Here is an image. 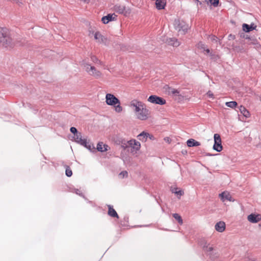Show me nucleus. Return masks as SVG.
<instances>
[{
	"label": "nucleus",
	"instance_id": "nucleus-1",
	"mask_svg": "<svg viewBox=\"0 0 261 261\" xmlns=\"http://www.w3.org/2000/svg\"><path fill=\"white\" fill-rule=\"evenodd\" d=\"M106 102L109 106H114L115 111L117 113H120L122 111L123 108L120 106V100L113 94L111 93L106 94Z\"/></svg>",
	"mask_w": 261,
	"mask_h": 261
},
{
	"label": "nucleus",
	"instance_id": "nucleus-2",
	"mask_svg": "<svg viewBox=\"0 0 261 261\" xmlns=\"http://www.w3.org/2000/svg\"><path fill=\"white\" fill-rule=\"evenodd\" d=\"M15 45V42L10 37L9 31L7 29L6 35L0 37V45L5 48H12Z\"/></svg>",
	"mask_w": 261,
	"mask_h": 261
},
{
	"label": "nucleus",
	"instance_id": "nucleus-3",
	"mask_svg": "<svg viewBox=\"0 0 261 261\" xmlns=\"http://www.w3.org/2000/svg\"><path fill=\"white\" fill-rule=\"evenodd\" d=\"M174 26L178 32H181L183 34L187 33L189 28V25L184 21L179 19L175 20Z\"/></svg>",
	"mask_w": 261,
	"mask_h": 261
},
{
	"label": "nucleus",
	"instance_id": "nucleus-4",
	"mask_svg": "<svg viewBox=\"0 0 261 261\" xmlns=\"http://www.w3.org/2000/svg\"><path fill=\"white\" fill-rule=\"evenodd\" d=\"M113 10L116 13L123 14L125 16H128L131 13V9L129 8L119 4L115 5Z\"/></svg>",
	"mask_w": 261,
	"mask_h": 261
},
{
	"label": "nucleus",
	"instance_id": "nucleus-5",
	"mask_svg": "<svg viewBox=\"0 0 261 261\" xmlns=\"http://www.w3.org/2000/svg\"><path fill=\"white\" fill-rule=\"evenodd\" d=\"M214 144L213 147V149L218 152H220L222 150L223 147L222 145V141L220 135L218 134H215L214 136Z\"/></svg>",
	"mask_w": 261,
	"mask_h": 261
},
{
	"label": "nucleus",
	"instance_id": "nucleus-6",
	"mask_svg": "<svg viewBox=\"0 0 261 261\" xmlns=\"http://www.w3.org/2000/svg\"><path fill=\"white\" fill-rule=\"evenodd\" d=\"M147 100L150 103L160 105H165L166 102L165 99L155 95H150L148 98Z\"/></svg>",
	"mask_w": 261,
	"mask_h": 261
},
{
	"label": "nucleus",
	"instance_id": "nucleus-7",
	"mask_svg": "<svg viewBox=\"0 0 261 261\" xmlns=\"http://www.w3.org/2000/svg\"><path fill=\"white\" fill-rule=\"evenodd\" d=\"M85 70L91 75L95 76L96 77H99L101 76V73L100 71L97 70L96 68L91 66L90 64H86L84 65Z\"/></svg>",
	"mask_w": 261,
	"mask_h": 261
},
{
	"label": "nucleus",
	"instance_id": "nucleus-8",
	"mask_svg": "<svg viewBox=\"0 0 261 261\" xmlns=\"http://www.w3.org/2000/svg\"><path fill=\"white\" fill-rule=\"evenodd\" d=\"M137 118L141 120H145L148 118V110L146 109L145 105L140 109L139 112L135 113Z\"/></svg>",
	"mask_w": 261,
	"mask_h": 261
},
{
	"label": "nucleus",
	"instance_id": "nucleus-9",
	"mask_svg": "<svg viewBox=\"0 0 261 261\" xmlns=\"http://www.w3.org/2000/svg\"><path fill=\"white\" fill-rule=\"evenodd\" d=\"M145 104L141 101H139L137 99H133L130 102V107L134 108V111L135 113L137 112H139L140 109L144 107Z\"/></svg>",
	"mask_w": 261,
	"mask_h": 261
},
{
	"label": "nucleus",
	"instance_id": "nucleus-10",
	"mask_svg": "<svg viewBox=\"0 0 261 261\" xmlns=\"http://www.w3.org/2000/svg\"><path fill=\"white\" fill-rule=\"evenodd\" d=\"M248 220L253 223H257L261 220V215L256 214H251L248 216Z\"/></svg>",
	"mask_w": 261,
	"mask_h": 261
},
{
	"label": "nucleus",
	"instance_id": "nucleus-11",
	"mask_svg": "<svg viewBox=\"0 0 261 261\" xmlns=\"http://www.w3.org/2000/svg\"><path fill=\"white\" fill-rule=\"evenodd\" d=\"M203 249L205 251L208 253V255L212 259H214L218 257L216 253L213 254V251L214 250V248L212 246H210V245H205L203 246Z\"/></svg>",
	"mask_w": 261,
	"mask_h": 261
},
{
	"label": "nucleus",
	"instance_id": "nucleus-12",
	"mask_svg": "<svg viewBox=\"0 0 261 261\" xmlns=\"http://www.w3.org/2000/svg\"><path fill=\"white\" fill-rule=\"evenodd\" d=\"M165 89L169 95L172 96H180V91L178 89L172 88L168 85H166Z\"/></svg>",
	"mask_w": 261,
	"mask_h": 261
},
{
	"label": "nucleus",
	"instance_id": "nucleus-13",
	"mask_svg": "<svg viewBox=\"0 0 261 261\" xmlns=\"http://www.w3.org/2000/svg\"><path fill=\"white\" fill-rule=\"evenodd\" d=\"M116 17L117 16L114 13L112 14H109L107 16H103L101 18V21L104 24H107L110 21L115 20Z\"/></svg>",
	"mask_w": 261,
	"mask_h": 261
},
{
	"label": "nucleus",
	"instance_id": "nucleus-14",
	"mask_svg": "<svg viewBox=\"0 0 261 261\" xmlns=\"http://www.w3.org/2000/svg\"><path fill=\"white\" fill-rule=\"evenodd\" d=\"M78 144L84 146L90 150H92V149H95L93 145L89 144V142H87V139H85L82 138L81 140H80V142L78 143Z\"/></svg>",
	"mask_w": 261,
	"mask_h": 261
},
{
	"label": "nucleus",
	"instance_id": "nucleus-15",
	"mask_svg": "<svg viewBox=\"0 0 261 261\" xmlns=\"http://www.w3.org/2000/svg\"><path fill=\"white\" fill-rule=\"evenodd\" d=\"M220 197L221 198V200L223 201H224L225 200L231 201H233L232 199V197L230 195V194L229 193L223 192L219 194Z\"/></svg>",
	"mask_w": 261,
	"mask_h": 261
},
{
	"label": "nucleus",
	"instance_id": "nucleus-16",
	"mask_svg": "<svg viewBox=\"0 0 261 261\" xmlns=\"http://www.w3.org/2000/svg\"><path fill=\"white\" fill-rule=\"evenodd\" d=\"M215 227L217 231L222 232L225 229V223L223 221H220L216 224Z\"/></svg>",
	"mask_w": 261,
	"mask_h": 261
},
{
	"label": "nucleus",
	"instance_id": "nucleus-17",
	"mask_svg": "<svg viewBox=\"0 0 261 261\" xmlns=\"http://www.w3.org/2000/svg\"><path fill=\"white\" fill-rule=\"evenodd\" d=\"M166 43L170 45L173 46H178L179 45V42L175 38H169L166 39Z\"/></svg>",
	"mask_w": 261,
	"mask_h": 261
},
{
	"label": "nucleus",
	"instance_id": "nucleus-18",
	"mask_svg": "<svg viewBox=\"0 0 261 261\" xmlns=\"http://www.w3.org/2000/svg\"><path fill=\"white\" fill-rule=\"evenodd\" d=\"M243 30L246 32H249L253 30H255L256 28L254 23H252L251 25H249L246 23H244L242 25Z\"/></svg>",
	"mask_w": 261,
	"mask_h": 261
},
{
	"label": "nucleus",
	"instance_id": "nucleus-19",
	"mask_svg": "<svg viewBox=\"0 0 261 261\" xmlns=\"http://www.w3.org/2000/svg\"><path fill=\"white\" fill-rule=\"evenodd\" d=\"M109 148V146L107 144H104L103 142H99L97 145V149L100 152L106 151Z\"/></svg>",
	"mask_w": 261,
	"mask_h": 261
},
{
	"label": "nucleus",
	"instance_id": "nucleus-20",
	"mask_svg": "<svg viewBox=\"0 0 261 261\" xmlns=\"http://www.w3.org/2000/svg\"><path fill=\"white\" fill-rule=\"evenodd\" d=\"M94 39L100 43H103L106 39L99 32H96L94 34Z\"/></svg>",
	"mask_w": 261,
	"mask_h": 261
},
{
	"label": "nucleus",
	"instance_id": "nucleus-21",
	"mask_svg": "<svg viewBox=\"0 0 261 261\" xmlns=\"http://www.w3.org/2000/svg\"><path fill=\"white\" fill-rule=\"evenodd\" d=\"M187 144L188 147L198 146L200 145V143L195 140L193 139H190L187 141Z\"/></svg>",
	"mask_w": 261,
	"mask_h": 261
},
{
	"label": "nucleus",
	"instance_id": "nucleus-22",
	"mask_svg": "<svg viewBox=\"0 0 261 261\" xmlns=\"http://www.w3.org/2000/svg\"><path fill=\"white\" fill-rule=\"evenodd\" d=\"M155 5L158 10L163 9L166 5V1L165 0H156Z\"/></svg>",
	"mask_w": 261,
	"mask_h": 261
},
{
	"label": "nucleus",
	"instance_id": "nucleus-23",
	"mask_svg": "<svg viewBox=\"0 0 261 261\" xmlns=\"http://www.w3.org/2000/svg\"><path fill=\"white\" fill-rule=\"evenodd\" d=\"M108 215L112 217H116L118 218V215L116 211L113 208V206L110 205H108Z\"/></svg>",
	"mask_w": 261,
	"mask_h": 261
},
{
	"label": "nucleus",
	"instance_id": "nucleus-24",
	"mask_svg": "<svg viewBox=\"0 0 261 261\" xmlns=\"http://www.w3.org/2000/svg\"><path fill=\"white\" fill-rule=\"evenodd\" d=\"M147 135L149 136V134L145 132H142L138 135L137 138L141 141L145 142L147 139Z\"/></svg>",
	"mask_w": 261,
	"mask_h": 261
},
{
	"label": "nucleus",
	"instance_id": "nucleus-25",
	"mask_svg": "<svg viewBox=\"0 0 261 261\" xmlns=\"http://www.w3.org/2000/svg\"><path fill=\"white\" fill-rule=\"evenodd\" d=\"M239 110L241 113L246 118H249L250 117V112L244 106H241L239 108Z\"/></svg>",
	"mask_w": 261,
	"mask_h": 261
},
{
	"label": "nucleus",
	"instance_id": "nucleus-26",
	"mask_svg": "<svg viewBox=\"0 0 261 261\" xmlns=\"http://www.w3.org/2000/svg\"><path fill=\"white\" fill-rule=\"evenodd\" d=\"M225 105L228 107H229L232 109H234L237 106L238 103L235 101H232L226 102L225 103Z\"/></svg>",
	"mask_w": 261,
	"mask_h": 261
},
{
	"label": "nucleus",
	"instance_id": "nucleus-27",
	"mask_svg": "<svg viewBox=\"0 0 261 261\" xmlns=\"http://www.w3.org/2000/svg\"><path fill=\"white\" fill-rule=\"evenodd\" d=\"M64 167L66 169V170H65L66 175L67 177L71 176L72 175V171L71 169H70V168L67 165H65Z\"/></svg>",
	"mask_w": 261,
	"mask_h": 261
},
{
	"label": "nucleus",
	"instance_id": "nucleus-28",
	"mask_svg": "<svg viewBox=\"0 0 261 261\" xmlns=\"http://www.w3.org/2000/svg\"><path fill=\"white\" fill-rule=\"evenodd\" d=\"M173 217L175 219L177 220L178 222L180 224H182L183 222L181 217L178 214H174L173 215Z\"/></svg>",
	"mask_w": 261,
	"mask_h": 261
},
{
	"label": "nucleus",
	"instance_id": "nucleus-29",
	"mask_svg": "<svg viewBox=\"0 0 261 261\" xmlns=\"http://www.w3.org/2000/svg\"><path fill=\"white\" fill-rule=\"evenodd\" d=\"M133 144L134 145L132 147L133 149H135L136 150H139L141 147L140 142L136 141L135 140V142Z\"/></svg>",
	"mask_w": 261,
	"mask_h": 261
},
{
	"label": "nucleus",
	"instance_id": "nucleus-30",
	"mask_svg": "<svg viewBox=\"0 0 261 261\" xmlns=\"http://www.w3.org/2000/svg\"><path fill=\"white\" fill-rule=\"evenodd\" d=\"M121 146L124 149H125L127 148H128L129 146H128V142H127V141L122 140L121 143Z\"/></svg>",
	"mask_w": 261,
	"mask_h": 261
},
{
	"label": "nucleus",
	"instance_id": "nucleus-31",
	"mask_svg": "<svg viewBox=\"0 0 261 261\" xmlns=\"http://www.w3.org/2000/svg\"><path fill=\"white\" fill-rule=\"evenodd\" d=\"M82 139V134L81 133H79V134H77L74 136V140L75 142L76 143H79L80 142V140H81Z\"/></svg>",
	"mask_w": 261,
	"mask_h": 261
},
{
	"label": "nucleus",
	"instance_id": "nucleus-32",
	"mask_svg": "<svg viewBox=\"0 0 261 261\" xmlns=\"http://www.w3.org/2000/svg\"><path fill=\"white\" fill-rule=\"evenodd\" d=\"M209 2L212 5L216 7L218 6L219 0H209Z\"/></svg>",
	"mask_w": 261,
	"mask_h": 261
},
{
	"label": "nucleus",
	"instance_id": "nucleus-33",
	"mask_svg": "<svg viewBox=\"0 0 261 261\" xmlns=\"http://www.w3.org/2000/svg\"><path fill=\"white\" fill-rule=\"evenodd\" d=\"M91 60H92V61L95 63H98V64H101V62L96 57L94 56H93L91 57Z\"/></svg>",
	"mask_w": 261,
	"mask_h": 261
},
{
	"label": "nucleus",
	"instance_id": "nucleus-34",
	"mask_svg": "<svg viewBox=\"0 0 261 261\" xmlns=\"http://www.w3.org/2000/svg\"><path fill=\"white\" fill-rule=\"evenodd\" d=\"M70 132L74 134V136L77 134H79V133L77 132V129L74 127H71L70 129Z\"/></svg>",
	"mask_w": 261,
	"mask_h": 261
},
{
	"label": "nucleus",
	"instance_id": "nucleus-35",
	"mask_svg": "<svg viewBox=\"0 0 261 261\" xmlns=\"http://www.w3.org/2000/svg\"><path fill=\"white\" fill-rule=\"evenodd\" d=\"M119 175L121 176L122 177H127L128 176V173L126 171H122L120 174Z\"/></svg>",
	"mask_w": 261,
	"mask_h": 261
},
{
	"label": "nucleus",
	"instance_id": "nucleus-36",
	"mask_svg": "<svg viewBox=\"0 0 261 261\" xmlns=\"http://www.w3.org/2000/svg\"><path fill=\"white\" fill-rule=\"evenodd\" d=\"M172 193H175V194H177V195H179V196H181L184 194V192L181 190H179L177 191H174V190H172Z\"/></svg>",
	"mask_w": 261,
	"mask_h": 261
},
{
	"label": "nucleus",
	"instance_id": "nucleus-37",
	"mask_svg": "<svg viewBox=\"0 0 261 261\" xmlns=\"http://www.w3.org/2000/svg\"><path fill=\"white\" fill-rule=\"evenodd\" d=\"M197 47L198 48L205 49V45L201 42L197 44Z\"/></svg>",
	"mask_w": 261,
	"mask_h": 261
},
{
	"label": "nucleus",
	"instance_id": "nucleus-38",
	"mask_svg": "<svg viewBox=\"0 0 261 261\" xmlns=\"http://www.w3.org/2000/svg\"><path fill=\"white\" fill-rule=\"evenodd\" d=\"M210 38L212 41H216V42H217L218 39V38L215 35L210 36Z\"/></svg>",
	"mask_w": 261,
	"mask_h": 261
},
{
	"label": "nucleus",
	"instance_id": "nucleus-39",
	"mask_svg": "<svg viewBox=\"0 0 261 261\" xmlns=\"http://www.w3.org/2000/svg\"><path fill=\"white\" fill-rule=\"evenodd\" d=\"M206 95H207L208 97H209L210 98H214V94L213 93H212V91H208L207 93H206Z\"/></svg>",
	"mask_w": 261,
	"mask_h": 261
},
{
	"label": "nucleus",
	"instance_id": "nucleus-40",
	"mask_svg": "<svg viewBox=\"0 0 261 261\" xmlns=\"http://www.w3.org/2000/svg\"><path fill=\"white\" fill-rule=\"evenodd\" d=\"M135 140L134 139H132V140H130L129 141H127V142H128V146H130V147H133V145H134V143L135 142Z\"/></svg>",
	"mask_w": 261,
	"mask_h": 261
},
{
	"label": "nucleus",
	"instance_id": "nucleus-41",
	"mask_svg": "<svg viewBox=\"0 0 261 261\" xmlns=\"http://www.w3.org/2000/svg\"><path fill=\"white\" fill-rule=\"evenodd\" d=\"M149 138L150 140H153L154 139V137L153 135L149 134V136L147 135V138Z\"/></svg>",
	"mask_w": 261,
	"mask_h": 261
},
{
	"label": "nucleus",
	"instance_id": "nucleus-42",
	"mask_svg": "<svg viewBox=\"0 0 261 261\" xmlns=\"http://www.w3.org/2000/svg\"><path fill=\"white\" fill-rule=\"evenodd\" d=\"M195 1L197 2V4H199V5L202 4V3L201 2H200L199 1H198V0H195Z\"/></svg>",
	"mask_w": 261,
	"mask_h": 261
},
{
	"label": "nucleus",
	"instance_id": "nucleus-43",
	"mask_svg": "<svg viewBox=\"0 0 261 261\" xmlns=\"http://www.w3.org/2000/svg\"><path fill=\"white\" fill-rule=\"evenodd\" d=\"M205 50V51L207 53H210V50L209 49H204Z\"/></svg>",
	"mask_w": 261,
	"mask_h": 261
},
{
	"label": "nucleus",
	"instance_id": "nucleus-44",
	"mask_svg": "<svg viewBox=\"0 0 261 261\" xmlns=\"http://www.w3.org/2000/svg\"><path fill=\"white\" fill-rule=\"evenodd\" d=\"M172 190H174V191H177V188H174Z\"/></svg>",
	"mask_w": 261,
	"mask_h": 261
},
{
	"label": "nucleus",
	"instance_id": "nucleus-45",
	"mask_svg": "<svg viewBox=\"0 0 261 261\" xmlns=\"http://www.w3.org/2000/svg\"><path fill=\"white\" fill-rule=\"evenodd\" d=\"M207 155H208V156H211V155H212V154H211L210 153H207Z\"/></svg>",
	"mask_w": 261,
	"mask_h": 261
},
{
	"label": "nucleus",
	"instance_id": "nucleus-46",
	"mask_svg": "<svg viewBox=\"0 0 261 261\" xmlns=\"http://www.w3.org/2000/svg\"><path fill=\"white\" fill-rule=\"evenodd\" d=\"M259 100H260L261 101V96L259 97Z\"/></svg>",
	"mask_w": 261,
	"mask_h": 261
}]
</instances>
